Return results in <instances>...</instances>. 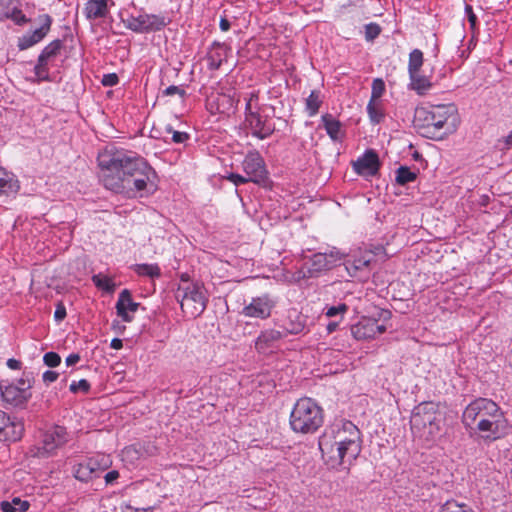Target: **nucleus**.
Listing matches in <instances>:
<instances>
[{
  "label": "nucleus",
  "mask_w": 512,
  "mask_h": 512,
  "mask_svg": "<svg viewBox=\"0 0 512 512\" xmlns=\"http://www.w3.org/2000/svg\"><path fill=\"white\" fill-rule=\"evenodd\" d=\"M97 160L104 187L126 198H136L155 176L147 161L132 152L105 150L99 153Z\"/></svg>",
  "instance_id": "1"
},
{
  "label": "nucleus",
  "mask_w": 512,
  "mask_h": 512,
  "mask_svg": "<svg viewBox=\"0 0 512 512\" xmlns=\"http://www.w3.org/2000/svg\"><path fill=\"white\" fill-rule=\"evenodd\" d=\"M362 433L351 421L341 419L328 425L319 437L323 459L332 468L349 470L362 451Z\"/></svg>",
  "instance_id": "2"
},
{
  "label": "nucleus",
  "mask_w": 512,
  "mask_h": 512,
  "mask_svg": "<svg viewBox=\"0 0 512 512\" xmlns=\"http://www.w3.org/2000/svg\"><path fill=\"white\" fill-rule=\"evenodd\" d=\"M462 423L471 433H477L484 441H495L508 433V421L493 400L477 398L464 409Z\"/></svg>",
  "instance_id": "3"
},
{
  "label": "nucleus",
  "mask_w": 512,
  "mask_h": 512,
  "mask_svg": "<svg viewBox=\"0 0 512 512\" xmlns=\"http://www.w3.org/2000/svg\"><path fill=\"white\" fill-rule=\"evenodd\" d=\"M442 414L439 404L425 401L414 407L410 417L412 434L426 442H433L441 433Z\"/></svg>",
  "instance_id": "4"
},
{
  "label": "nucleus",
  "mask_w": 512,
  "mask_h": 512,
  "mask_svg": "<svg viewBox=\"0 0 512 512\" xmlns=\"http://www.w3.org/2000/svg\"><path fill=\"white\" fill-rule=\"evenodd\" d=\"M323 409L311 398H301L290 413V426L296 433L316 432L323 424Z\"/></svg>",
  "instance_id": "5"
},
{
  "label": "nucleus",
  "mask_w": 512,
  "mask_h": 512,
  "mask_svg": "<svg viewBox=\"0 0 512 512\" xmlns=\"http://www.w3.org/2000/svg\"><path fill=\"white\" fill-rule=\"evenodd\" d=\"M175 297L183 313L191 318L200 316L206 309L207 298L199 284L186 282L185 285H179Z\"/></svg>",
  "instance_id": "6"
},
{
  "label": "nucleus",
  "mask_w": 512,
  "mask_h": 512,
  "mask_svg": "<svg viewBox=\"0 0 512 512\" xmlns=\"http://www.w3.org/2000/svg\"><path fill=\"white\" fill-rule=\"evenodd\" d=\"M67 441L66 428L63 426H55L43 434L42 445L36 448L33 456L40 458L49 457Z\"/></svg>",
  "instance_id": "7"
},
{
  "label": "nucleus",
  "mask_w": 512,
  "mask_h": 512,
  "mask_svg": "<svg viewBox=\"0 0 512 512\" xmlns=\"http://www.w3.org/2000/svg\"><path fill=\"white\" fill-rule=\"evenodd\" d=\"M126 26L133 32L144 33L161 30L166 26V21L165 18L161 16L142 14L137 17L128 18Z\"/></svg>",
  "instance_id": "8"
},
{
  "label": "nucleus",
  "mask_w": 512,
  "mask_h": 512,
  "mask_svg": "<svg viewBox=\"0 0 512 512\" xmlns=\"http://www.w3.org/2000/svg\"><path fill=\"white\" fill-rule=\"evenodd\" d=\"M61 48V41L54 40L49 43L38 57L37 64L34 67L36 77L41 80L49 79V65L55 59Z\"/></svg>",
  "instance_id": "9"
},
{
  "label": "nucleus",
  "mask_w": 512,
  "mask_h": 512,
  "mask_svg": "<svg viewBox=\"0 0 512 512\" xmlns=\"http://www.w3.org/2000/svg\"><path fill=\"white\" fill-rule=\"evenodd\" d=\"M435 128H455L460 124L458 109L454 104L432 106Z\"/></svg>",
  "instance_id": "10"
},
{
  "label": "nucleus",
  "mask_w": 512,
  "mask_h": 512,
  "mask_svg": "<svg viewBox=\"0 0 512 512\" xmlns=\"http://www.w3.org/2000/svg\"><path fill=\"white\" fill-rule=\"evenodd\" d=\"M385 331L386 326L373 318H363L351 327V333L356 340L373 339Z\"/></svg>",
  "instance_id": "11"
},
{
  "label": "nucleus",
  "mask_w": 512,
  "mask_h": 512,
  "mask_svg": "<svg viewBox=\"0 0 512 512\" xmlns=\"http://www.w3.org/2000/svg\"><path fill=\"white\" fill-rule=\"evenodd\" d=\"M354 171L361 176H375L380 168L378 154L373 149H368L352 164Z\"/></svg>",
  "instance_id": "12"
},
{
  "label": "nucleus",
  "mask_w": 512,
  "mask_h": 512,
  "mask_svg": "<svg viewBox=\"0 0 512 512\" xmlns=\"http://www.w3.org/2000/svg\"><path fill=\"white\" fill-rule=\"evenodd\" d=\"M0 393L3 401L14 407L25 406L30 398V395L26 394V388H20L6 380L0 381Z\"/></svg>",
  "instance_id": "13"
},
{
  "label": "nucleus",
  "mask_w": 512,
  "mask_h": 512,
  "mask_svg": "<svg viewBox=\"0 0 512 512\" xmlns=\"http://www.w3.org/2000/svg\"><path fill=\"white\" fill-rule=\"evenodd\" d=\"M113 6V0H86L83 7V14L89 22L104 19L110 14V10Z\"/></svg>",
  "instance_id": "14"
},
{
  "label": "nucleus",
  "mask_w": 512,
  "mask_h": 512,
  "mask_svg": "<svg viewBox=\"0 0 512 512\" xmlns=\"http://www.w3.org/2000/svg\"><path fill=\"white\" fill-rule=\"evenodd\" d=\"M41 26L35 29L33 32L24 35L19 39V48L20 50H25L33 45L39 43L49 32L52 19L49 15L45 14L40 17Z\"/></svg>",
  "instance_id": "15"
},
{
  "label": "nucleus",
  "mask_w": 512,
  "mask_h": 512,
  "mask_svg": "<svg viewBox=\"0 0 512 512\" xmlns=\"http://www.w3.org/2000/svg\"><path fill=\"white\" fill-rule=\"evenodd\" d=\"M22 433L23 425L12 421L4 411L0 410V441H18Z\"/></svg>",
  "instance_id": "16"
},
{
  "label": "nucleus",
  "mask_w": 512,
  "mask_h": 512,
  "mask_svg": "<svg viewBox=\"0 0 512 512\" xmlns=\"http://www.w3.org/2000/svg\"><path fill=\"white\" fill-rule=\"evenodd\" d=\"M140 306V303L132 300L131 292L128 289H124L120 292L118 301L116 303L117 315L122 318L125 322H131L133 317L128 312H136Z\"/></svg>",
  "instance_id": "17"
},
{
  "label": "nucleus",
  "mask_w": 512,
  "mask_h": 512,
  "mask_svg": "<svg viewBox=\"0 0 512 512\" xmlns=\"http://www.w3.org/2000/svg\"><path fill=\"white\" fill-rule=\"evenodd\" d=\"M11 19L17 25L25 24L28 19L17 7V0H0V20Z\"/></svg>",
  "instance_id": "18"
},
{
  "label": "nucleus",
  "mask_w": 512,
  "mask_h": 512,
  "mask_svg": "<svg viewBox=\"0 0 512 512\" xmlns=\"http://www.w3.org/2000/svg\"><path fill=\"white\" fill-rule=\"evenodd\" d=\"M99 463L96 459H89L84 463H79L74 466V477L82 482H88L94 477H98Z\"/></svg>",
  "instance_id": "19"
},
{
  "label": "nucleus",
  "mask_w": 512,
  "mask_h": 512,
  "mask_svg": "<svg viewBox=\"0 0 512 512\" xmlns=\"http://www.w3.org/2000/svg\"><path fill=\"white\" fill-rule=\"evenodd\" d=\"M20 189L15 175L0 166V195L15 196Z\"/></svg>",
  "instance_id": "20"
},
{
  "label": "nucleus",
  "mask_w": 512,
  "mask_h": 512,
  "mask_svg": "<svg viewBox=\"0 0 512 512\" xmlns=\"http://www.w3.org/2000/svg\"><path fill=\"white\" fill-rule=\"evenodd\" d=\"M228 50L229 48L225 44L213 43L207 55L209 69L217 70L226 59Z\"/></svg>",
  "instance_id": "21"
},
{
  "label": "nucleus",
  "mask_w": 512,
  "mask_h": 512,
  "mask_svg": "<svg viewBox=\"0 0 512 512\" xmlns=\"http://www.w3.org/2000/svg\"><path fill=\"white\" fill-rule=\"evenodd\" d=\"M332 261L325 253H315L310 259L308 268V277H316L322 271L328 270L332 267Z\"/></svg>",
  "instance_id": "22"
},
{
  "label": "nucleus",
  "mask_w": 512,
  "mask_h": 512,
  "mask_svg": "<svg viewBox=\"0 0 512 512\" xmlns=\"http://www.w3.org/2000/svg\"><path fill=\"white\" fill-rule=\"evenodd\" d=\"M433 108L417 107L414 112V128H435Z\"/></svg>",
  "instance_id": "23"
},
{
  "label": "nucleus",
  "mask_w": 512,
  "mask_h": 512,
  "mask_svg": "<svg viewBox=\"0 0 512 512\" xmlns=\"http://www.w3.org/2000/svg\"><path fill=\"white\" fill-rule=\"evenodd\" d=\"M409 79V88L420 96L425 95L432 88L429 77L422 75L420 71L409 74Z\"/></svg>",
  "instance_id": "24"
},
{
  "label": "nucleus",
  "mask_w": 512,
  "mask_h": 512,
  "mask_svg": "<svg viewBox=\"0 0 512 512\" xmlns=\"http://www.w3.org/2000/svg\"><path fill=\"white\" fill-rule=\"evenodd\" d=\"M372 261V255H363L354 259L353 261H349L346 265V270L351 276L359 277L358 273L367 270Z\"/></svg>",
  "instance_id": "25"
},
{
  "label": "nucleus",
  "mask_w": 512,
  "mask_h": 512,
  "mask_svg": "<svg viewBox=\"0 0 512 512\" xmlns=\"http://www.w3.org/2000/svg\"><path fill=\"white\" fill-rule=\"evenodd\" d=\"M0 506L3 512H25L29 509L30 504L28 501L15 497L11 502H1Z\"/></svg>",
  "instance_id": "26"
},
{
  "label": "nucleus",
  "mask_w": 512,
  "mask_h": 512,
  "mask_svg": "<svg viewBox=\"0 0 512 512\" xmlns=\"http://www.w3.org/2000/svg\"><path fill=\"white\" fill-rule=\"evenodd\" d=\"M396 183L405 186L408 183L414 182L417 179L418 171H412L407 166H400L396 170Z\"/></svg>",
  "instance_id": "27"
},
{
  "label": "nucleus",
  "mask_w": 512,
  "mask_h": 512,
  "mask_svg": "<svg viewBox=\"0 0 512 512\" xmlns=\"http://www.w3.org/2000/svg\"><path fill=\"white\" fill-rule=\"evenodd\" d=\"M424 63L423 52L420 49H413L409 54L408 60V74L421 71Z\"/></svg>",
  "instance_id": "28"
},
{
  "label": "nucleus",
  "mask_w": 512,
  "mask_h": 512,
  "mask_svg": "<svg viewBox=\"0 0 512 512\" xmlns=\"http://www.w3.org/2000/svg\"><path fill=\"white\" fill-rule=\"evenodd\" d=\"M439 512H474V511L466 503H460L454 499H450L441 505Z\"/></svg>",
  "instance_id": "29"
},
{
  "label": "nucleus",
  "mask_w": 512,
  "mask_h": 512,
  "mask_svg": "<svg viewBox=\"0 0 512 512\" xmlns=\"http://www.w3.org/2000/svg\"><path fill=\"white\" fill-rule=\"evenodd\" d=\"M322 104L321 93L318 90L311 91L306 98V110L310 116L315 115Z\"/></svg>",
  "instance_id": "30"
},
{
  "label": "nucleus",
  "mask_w": 512,
  "mask_h": 512,
  "mask_svg": "<svg viewBox=\"0 0 512 512\" xmlns=\"http://www.w3.org/2000/svg\"><path fill=\"white\" fill-rule=\"evenodd\" d=\"M275 305V301L268 295L258 297V317L267 318L270 316L271 310Z\"/></svg>",
  "instance_id": "31"
},
{
  "label": "nucleus",
  "mask_w": 512,
  "mask_h": 512,
  "mask_svg": "<svg viewBox=\"0 0 512 512\" xmlns=\"http://www.w3.org/2000/svg\"><path fill=\"white\" fill-rule=\"evenodd\" d=\"M135 271L140 276H148L150 278H158L161 275L160 268L156 264H138Z\"/></svg>",
  "instance_id": "32"
},
{
  "label": "nucleus",
  "mask_w": 512,
  "mask_h": 512,
  "mask_svg": "<svg viewBox=\"0 0 512 512\" xmlns=\"http://www.w3.org/2000/svg\"><path fill=\"white\" fill-rule=\"evenodd\" d=\"M92 281L97 288L106 292L112 293L115 290V284L113 281L109 277L102 274L93 275Z\"/></svg>",
  "instance_id": "33"
},
{
  "label": "nucleus",
  "mask_w": 512,
  "mask_h": 512,
  "mask_svg": "<svg viewBox=\"0 0 512 512\" xmlns=\"http://www.w3.org/2000/svg\"><path fill=\"white\" fill-rule=\"evenodd\" d=\"M246 175L247 176L245 177L240 174L230 173L227 179L233 182L236 186H239L240 184H244L247 182L256 183L255 168H253L251 172L246 171Z\"/></svg>",
  "instance_id": "34"
},
{
  "label": "nucleus",
  "mask_w": 512,
  "mask_h": 512,
  "mask_svg": "<svg viewBox=\"0 0 512 512\" xmlns=\"http://www.w3.org/2000/svg\"><path fill=\"white\" fill-rule=\"evenodd\" d=\"M384 92H385L384 81L381 78H375L372 82L370 101L376 102L383 96Z\"/></svg>",
  "instance_id": "35"
},
{
  "label": "nucleus",
  "mask_w": 512,
  "mask_h": 512,
  "mask_svg": "<svg viewBox=\"0 0 512 512\" xmlns=\"http://www.w3.org/2000/svg\"><path fill=\"white\" fill-rule=\"evenodd\" d=\"M367 112L371 120L372 125H377L383 118V113L377 106L376 102L369 101L367 105Z\"/></svg>",
  "instance_id": "36"
},
{
  "label": "nucleus",
  "mask_w": 512,
  "mask_h": 512,
  "mask_svg": "<svg viewBox=\"0 0 512 512\" xmlns=\"http://www.w3.org/2000/svg\"><path fill=\"white\" fill-rule=\"evenodd\" d=\"M258 186L271 188L272 182L267 177V171L264 168V161L258 157Z\"/></svg>",
  "instance_id": "37"
},
{
  "label": "nucleus",
  "mask_w": 512,
  "mask_h": 512,
  "mask_svg": "<svg viewBox=\"0 0 512 512\" xmlns=\"http://www.w3.org/2000/svg\"><path fill=\"white\" fill-rule=\"evenodd\" d=\"M43 362L46 366L54 368L60 365L61 363V357L56 352H47L43 356Z\"/></svg>",
  "instance_id": "38"
},
{
  "label": "nucleus",
  "mask_w": 512,
  "mask_h": 512,
  "mask_svg": "<svg viewBox=\"0 0 512 512\" xmlns=\"http://www.w3.org/2000/svg\"><path fill=\"white\" fill-rule=\"evenodd\" d=\"M69 389L72 393H77L79 391L83 393H88L90 390V383L86 379H81L78 382L73 381L70 384Z\"/></svg>",
  "instance_id": "39"
},
{
  "label": "nucleus",
  "mask_w": 512,
  "mask_h": 512,
  "mask_svg": "<svg viewBox=\"0 0 512 512\" xmlns=\"http://www.w3.org/2000/svg\"><path fill=\"white\" fill-rule=\"evenodd\" d=\"M422 136L428 139L440 141L448 136L446 130H423Z\"/></svg>",
  "instance_id": "40"
},
{
  "label": "nucleus",
  "mask_w": 512,
  "mask_h": 512,
  "mask_svg": "<svg viewBox=\"0 0 512 512\" xmlns=\"http://www.w3.org/2000/svg\"><path fill=\"white\" fill-rule=\"evenodd\" d=\"M305 328L304 322L301 320V317L297 315V320L295 322H290L289 325L286 326L287 332L290 334H298L301 333Z\"/></svg>",
  "instance_id": "41"
},
{
  "label": "nucleus",
  "mask_w": 512,
  "mask_h": 512,
  "mask_svg": "<svg viewBox=\"0 0 512 512\" xmlns=\"http://www.w3.org/2000/svg\"><path fill=\"white\" fill-rule=\"evenodd\" d=\"M381 28L376 23H370L365 27V37L367 40H373L379 36Z\"/></svg>",
  "instance_id": "42"
},
{
  "label": "nucleus",
  "mask_w": 512,
  "mask_h": 512,
  "mask_svg": "<svg viewBox=\"0 0 512 512\" xmlns=\"http://www.w3.org/2000/svg\"><path fill=\"white\" fill-rule=\"evenodd\" d=\"M282 336L280 331L271 330V331H264L261 333L260 336H258V342H269L280 339Z\"/></svg>",
  "instance_id": "43"
},
{
  "label": "nucleus",
  "mask_w": 512,
  "mask_h": 512,
  "mask_svg": "<svg viewBox=\"0 0 512 512\" xmlns=\"http://www.w3.org/2000/svg\"><path fill=\"white\" fill-rule=\"evenodd\" d=\"M163 94L166 96L178 95L179 98L182 100L186 95V91L179 86L171 85L163 91Z\"/></svg>",
  "instance_id": "44"
},
{
  "label": "nucleus",
  "mask_w": 512,
  "mask_h": 512,
  "mask_svg": "<svg viewBox=\"0 0 512 512\" xmlns=\"http://www.w3.org/2000/svg\"><path fill=\"white\" fill-rule=\"evenodd\" d=\"M348 310V306L344 303H341L337 306L328 307L326 310V316L334 317L338 314H343Z\"/></svg>",
  "instance_id": "45"
},
{
  "label": "nucleus",
  "mask_w": 512,
  "mask_h": 512,
  "mask_svg": "<svg viewBox=\"0 0 512 512\" xmlns=\"http://www.w3.org/2000/svg\"><path fill=\"white\" fill-rule=\"evenodd\" d=\"M323 128H339L340 123L331 114H325L322 116Z\"/></svg>",
  "instance_id": "46"
},
{
  "label": "nucleus",
  "mask_w": 512,
  "mask_h": 512,
  "mask_svg": "<svg viewBox=\"0 0 512 512\" xmlns=\"http://www.w3.org/2000/svg\"><path fill=\"white\" fill-rule=\"evenodd\" d=\"M253 96L254 94H251V97L249 99H246V118L249 120L250 125L253 124V119L255 118V111H253Z\"/></svg>",
  "instance_id": "47"
},
{
  "label": "nucleus",
  "mask_w": 512,
  "mask_h": 512,
  "mask_svg": "<svg viewBox=\"0 0 512 512\" xmlns=\"http://www.w3.org/2000/svg\"><path fill=\"white\" fill-rule=\"evenodd\" d=\"M119 81L118 76L115 73H109L103 75L102 84L106 87L115 86Z\"/></svg>",
  "instance_id": "48"
},
{
  "label": "nucleus",
  "mask_w": 512,
  "mask_h": 512,
  "mask_svg": "<svg viewBox=\"0 0 512 512\" xmlns=\"http://www.w3.org/2000/svg\"><path fill=\"white\" fill-rule=\"evenodd\" d=\"M465 13L467 15L471 28L474 29L477 25V16L475 15L471 5H466Z\"/></svg>",
  "instance_id": "49"
},
{
  "label": "nucleus",
  "mask_w": 512,
  "mask_h": 512,
  "mask_svg": "<svg viewBox=\"0 0 512 512\" xmlns=\"http://www.w3.org/2000/svg\"><path fill=\"white\" fill-rule=\"evenodd\" d=\"M169 132H173L172 139L176 143H183L189 139V135L186 132H181L178 130H168Z\"/></svg>",
  "instance_id": "50"
},
{
  "label": "nucleus",
  "mask_w": 512,
  "mask_h": 512,
  "mask_svg": "<svg viewBox=\"0 0 512 512\" xmlns=\"http://www.w3.org/2000/svg\"><path fill=\"white\" fill-rule=\"evenodd\" d=\"M59 377V374L55 371H46L43 373L42 379L45 384H50L52 382H55Z\"/></svg>",
  "instance_id": "51"
},
{
  "label": "nucleus",
  "mask_w": 512,
  "mask_h": 512,
  "mask_svg": "<svg viewBox=\"0 0 512 512\" xmlns=\"http://www.w3.org/2000/svg\"><path fill=\"white\" fill-rule=\"evenodd\" d=\"M66 308L65 306L62 304V303H59L56 307V310H55V313H54V318L56 321L60 322L62 320H64V318L66 317Z\"/></svg>",
  "instance_id": "52"
},
{
  "label": "nucleus",
  "mask_w": 512,
  "mask_h": 512,
  "mask_svg": "<svg viewBox=\"0 0 512 512\" xmlns=\"http://www.w3.org/2000/svg\"><path fill=\"white\" fill-rule=\"evenodd\" d=\"M332 141H341L345 136V130H326Z\"/></svg>",
  "instance_id": "53"
},
{
  "label": "nucleus",
  "mask_w": 512,
  "mask_h": 512,
  "mask_svg": "<svg viewBox=\"0 0 512 512\" xmlns=\"http://www.w3.org/2000/svg\"><path fill=\"white\" fill-rule=\"evenodd\" d=\"M119 477V472L117 470H112V471H109L104 479L106 481L107 484H111L113 483L116 479H118Z\"/></svg>",
  "instance_id": "54"
},
{
  "label": "nucleus",
  "mask_w": 512,
  "mask_h": 512,
  "mask_svg": "<svg viewBox=\"0 0 512 512\" xmlns=\"http://www.w3.org/2000/svg\"><path fill=\"white\" fill-rule=\"evenodd\" d=\"M79 361H80V355L77 353L70 354L65 360L67 366H73V365L77 364Z\"/></svg>",
  "instance_id": "55"
},
{
  "label": "nucleus",
  "mask_w": 512,
  "mask_h": 512,
  "mask_svg": "<svg viewBox=\"0 0 512 512\" xmlns=\"http://www.w3.org/2000/svg\"><path fill=\"white\" fill-rule=\"evenodd\" d=\"M7 366L12 370H20L22 368V362L17 359L10 358L7 360Z\"/></svg>",
  "instance_id": "56"
},
{
  "label": "nucleus",
  "mask_w": 512,
  "mask_h": 512,
  "mask_svg": "<svg viewBox=\"0 0 512 512\" xmlns=\"http://www.w3.org/2000/svg\"><path fill=\"white\" fill-rule=\"evenodd\" d=\"M243 314L249 317H253L256 315V305L254 304V302H252L250 305L246 306L243 309Z\"/></svg>",
  "instance_id": "57"
},
{
  "label": "nucleus",
  "mask_w": 512,
  "mask_h": 512,
  "mask_svg": "<svg viewBox=\"0 0 512 512\" xmlns=\"http://www.w3.org/2000/svg\"><path fill=\"white\" fill-rule=\"evenodd\" d=\"M254 159L251 157V156H248L246 158V160L244 161V169H245V172L246 171H249L251 172L253 168L256 169V166L255 164L253 163Z\"/></svg>",
  "instance_id": "58"
},
{
  "label": "nucleus",
  "mask_w": 512,
  "mask_h": 512,
  "mask_svg": "<svg viewBox=\"0 0 512 512\" xmlns=\"http://www.w3.org/2000/svg\"><path fill=\"white\" fill-rule=\"evenodd\" d=\"M219 26H220V29L223 31V32H226L230 29V21L224 17H222L220 19V23H219Z\"/></svg>",
  "instance_id": "59"
},
{
  "label": "nucleus",
  "mask_w": 512,
  "mask_h": 512,
  "mask_svg": "<svg viewBox=\"0 0 512 512\" xmlns=\"http://www.w3.org/2000/svg\"><path fill=\"white\" fill-rule=\"evenodd\" d=\"M110 347L115 350H119L123 347V341L119 338H114L110 343Z\"/></svg>",
  "instance_id": "60"
},
{
  "label": "nucleus",
  "mask_w": 512,
  "mask_h": 512,
  "mask_svg": "<svg viewBox=\"0 0 512 512\" xmlns=\"http://www.w3.org/2000/svg\"><path fill=\"white\" fill-rule=\"evenodd\" d=\"M18 384L20 388H26V391L32 387L30 381L28 379L21 378L18 380Z\"/></svg>",
  "instance_id": "61"
},
{
  "label": "nucleus",
  "mask_w": 512,
  "mask_h": 512,
  "mask_svg": "<svg viewBox=\"0 0 512 512\" xmlns=\"http://www.w3.org/2000/svg\"><path fill=\"white\" fill-rule=\"evenodd\" d=\"M275 389V384L273 381H268L265 385V391H260V393H272Z\"/></svg>",
  "instance_id": "62"
},
{
  "label": "nucleus",
  "mask_w": 512,
  "mask_h": 512,
  "mask_svg": "<svg viewBox=\"0 0 512 512\" xmlns=\"http://www.w3.org/2000/svg\"><path fill=\"white\" fill-rule=\"evenodd\" d=\"M303 278H309L308 277V269L306 271L304 270H300L296 273V279L297 280H300V279H303Z\"/></svg>",
  "instance_id": "63"
},
{
  "label": "nucleus",
  "mask_w": 512,
  "mask_h": 512,
  "mask_svg": "<svg viewBox=\"0 0 512 512\" xmlns=\"http://www.w3.org/2000/svg\"><path fill=\"white\" fill-rule=\"evenodd\" d=\"M504 142L507 147L512 145V130H511V133L505 138Z\"/></svg>",
  "instance_id": "64"
}]
</instances>
